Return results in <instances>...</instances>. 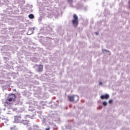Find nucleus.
<instances>
[{
    "label": "nucleus",
    "instance_id": "8",
    "mask_svg": "<svg viewBox=\"0 0 130 130\" xmlns=\"http://www.w3.org/2000/svg\"><path fill=\"white\" fill-rule=\"evenodd\" d=\"M30 32H32L30 33ZM31 34H33V31H32V29L30 28V29H29V31L27 32V35H31Z\"/></svg>",
    "mask_w": 130,
    "mask_h": 130
},
{
    "label": "nucleus",
    "instance_id": "9",
    "mask_svg": "<svg viewBox=\"0 0 130 130\" xmlns=\"http://www.w3.org/2000/svg\"><path fill=\"white\" fill-rule=\"evenodd\" d=\"M73 18L74 19V20H78V16L76 14H74L73 15Z\"/></svg>",
    "mask_w": 130,
    "mask_h": 130
},
{
    "label": "nucleus",
    "instance_id": "12",
    "mask_svg": "<svg viewBox=\"0 0 130 130\" xmlns=\"http://www.w3.org/2000/svg\"><path fill=\"white\" fill-rule=\"evenodd\" d=\"M69 101H71L72 102H74V98H69Z\"/></svg>",
    "mask_w": 130,
    "mask_h": 130
},
{
    "label": "nucleus",
    "instance_id": "6",
    "mask_svg": "<svg viewBox=\"0 0 130 130\" xmlns=\"http://www.w3.org/2000/svg\"><path fill=\"white\" fill-rule=\"evenodd\" d=\"M39 72H42L43 71V66L40 65L39 68H38Z\"/></svg>",
    "mask_w": 130,
    "mask_h": 130
},
{
    "label": "nucleus",
    "instance_id": "21",
    "mask_svg": "<svg viewBox=\"0 0 130 130\" xmlns=\"http://www.w3.org/2000/svg\"><path fill=\"white\" fill-rule=\"evenodd\" d=\"M46 130H49V128H47L46 129Z\"/></svg>",
    "mask_w": 130,
    "mask_h": 130
},
{
    "label": "nucleus",
    "instance_id": "1",
    "mask_svg": "<svg viewBox=\"0 0 130 130\" xmlns=\"http://www.w3.org/2000/svg\"><path fill=\"white\" fill-rule=\"evenodd\" d=\"M15 100H16V99L10 98L6 100L5 103H6V104H8L9 105L11 104V103H13V102H15Z\"/></svg>",
    "mask_w": 130,
    "mask_h": 130
},
{
    "label": "nucleus",
    "instance_id": "13",
    "mask_svg": "<svg viewBox=\"0 0 130 130\" xmlns=\"http://www.w3.org/2000/svg\"><path fill=\"white\" fill-rule=\"evenodd\" d=\"M68 1L69 4H73V0H68Z\"/></svg>",
    "mask_w": 130,
    "mask_h": 130
},
{
    "label": "nucleus",
    "instance_id": "10",
    "mask_svg": "<svg viewBox=\"0 0 130 130\" xmlns=\"http://www.w3.org/2000/svg\"><path fill=\"white\" fill-rule=\"evenodd\" d=\"M10 130H16V126H13L10 127Z\"/></svg>",
    "mask_w": 130,
    "mask_h": 130
},
{
    "label": "nucleus",
    "instance_id": "20",
    "mask_svg": "<svg viewBox=\"0 0 130 130\" xmlns=\"http://www.w3.org/2000/svg\"><path fill=\"white\" fill-rule=\"evenodd\" d=\"M32 30H35V27H32Z\"/></svg>",
    "mask_w": 130,
    "mask_h": 130
},
{
    "label": "nucleus",
    "instance_id": "14",
    "mask_svg": "<svg viewBox=\"0 0 130 130\" xmlns=\"http://www.w3.org/2000/svg\"><path fill=\"white\" fill-rule=\"evenodd\" d=\"M103 104L104 106H106V105H107V103L106 102H104Z\"/></svg>",
    "mask_w": 130,
    "mask_h": 130
},
{
    "label": "nucleus",
    "instance_id": "16",
    "mask_svg": "<svg viewBox=\"0 0 130 130\" xmlns=\"http://www.w3.org/2000/svg\"><path fill=\"white\" fill-rule=\"evenodd\" d=\"M128 8L130 9V0L128 1Z\"/></svg>",
    "mask_w": 130,
    "mask_h": 130
},
{
    "label": "nucleus",
    "instance_id": "3",
    "mask_svg": "<svg viewBox=\"0 0 130 130\" xmlns=\"http://www.w3.org/2000/svg\"><path fill=\"white\" fill-rule=\"evenodd\" d=\"M72 23H73V25L77 26L78 25V20L74 19L72 21Z\"/></svg>",
    "mask_w": 130,
    "mask_h": 130
},
{
    "label": "nucleus",
    "instance_id": "5",
    "mask_svg": "<svg viewBox=\"0 0 130 130\" xmlns=\"http://www.w3.org/2000/svg\"><path fill=\"white\" fill-rule=\"evenodd\" d=\"M9 96L8 97V98H12H12H16V95L14 93H10L9 94ZM11 96H12V97H11Z\"/></svg>",
    "mask_w": 130,
    "mask_h": 130
},
{
    "label": "nucleus",
    "instance_id": "15",
    "mask_svg": "<svg viewBox=\"0 0 130 130\" xmlns=\"http://www.w3.org/2000/svg\"><path fill=\"white\" fill-rule=\"evenodd\" d=\"M113 102V101H112V100H110L109 101V103L110 104H112V103Z\"/></svg>",
    "mask_w": 130,
    "mask_h": 130
},
{
    "label": "nucleus",
    "instance_id": "2",
    "mask_svg": "<svg viewBox=\"0 0 130 130\" xmlns=\"http://www.w3.org/2000/svg\"><path fill=\"white\" fill-rule=\"evenodd\" d=\"M14 120L17 123H18V122H20V121H21V117L16 116L15 117Z\"/></svg>",
    "mask_w": 130,
    "mask_h": 130
},
{
    "label": "nucleus",
    "instance_id": "18",
    "mask_svg": "<svg viewBox=\"0 0 130 130\" xmlns=\"http://www.w3.org/2000/svg\"><path fill=\"white\" fill-rule=\"evenodd\" d=\"M104 50V51H106V52H109V51H107V50Z\"/></svg>",
    "mask_w": 130,
    "mask_h": 130
},
{
    "label": "nucleus",
    "instance_id": "19",
    "mask_svg": "<svg viewBox=\"0 0 130 130\" xmlns=\"http://www.w3.org/2000/svg\"><path fill=\"white\" fill-rule=\"evenodd\" d=\"M102 82H100V85H102Z\"/></svg>",
    "mask_w": 130,
    "mask_h": 130
},
{
    "label": "nucleus",
    "instance_id": "17",
    "mask_svg": "<svg viewBox=\"0 0 130 130\" xmlns=\"http://www.w3.org/2000/svg\"><path fill=\"white\" fill-rule=\"evenodd\" d=\"M95 34H96V35H99V33H98L97 32H95Z\"/></svg>",
    "mask_w": 130,
    "mask_h": 130
},
{
    "label": "nucleus",
    "instance_id": "4",
    "mask_svg": "<svg viewBox=\"0 0 130 130\" xmlns=\"http://www.w3.org/2000/svg\"><path fill=\"white\" fill-rule=\"evenodd\" d=\"M101 98H109V94H106L105 95H102Z\"/></svg>",
    "mask_w": 130,
    "mask_h": 130
},
{
    "label": "nucleus",
    "instance_id": "11",
    "mask_svg": "<svg viewBox=\"0 0 130 130\" xmlns=\"http://www.w3.org/2000/svg\"><path fill=\"white\" fill-rule=\"evenodd\" d=\"M77 95H72V96H70V98H78Z\"/></svg>",
    "mask_w": 130,
    "mask_h": 130
},
{
    "label": "nucleus",
    "instance_id": "7",
    "mask_svg": "<svg viewBox=\"0 0 130 130\" xmlns=\"http://www.w3.org/2000/svg\"><path fill=\"white\" fill-rule=\"evenodd\" d=\"M28 18H29V19H34V15L30 14L28 15Z\"/></svg>",
    "mask_w": 130,
    "mask_h": 130
}]
</instances>
